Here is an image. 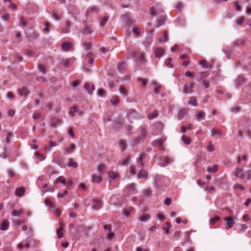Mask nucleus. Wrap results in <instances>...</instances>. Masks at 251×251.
<instances>
[{
    "instance_id": "nucleus-1",
    "label": "nucleus",
    "mask_w": 251,
    "mask_h": 251,
    "mask_svg": "<svg viewBox=\"0 0 251 251\" xmlns=\"http://www.w3.org/2000/svg\"><path fill=\"white\" fill-rule=\"evenodd\" d=\"M164 11L162 9H157L155 10L153 8L150 10V13L151 16H155L157 14H160L161 17L157 20L156 27H158L160 25H163L166 20L165 17L163 15Z\"/></svg>"
},
{
    "instance_id": "nucleus-2",
    "label": "nucleus",
    "mask_w": 251,
    "mask_h": 251,
    "mask_svg": "<svg viewBox=\"0 0 251 251\" xmlns=\"http://www.w3.org/2000/svg\"><path fill=\"white\" fill-rule=\"evenodd\" d=\"M127 117L129 120L139 119L141 116L139 113L133 109H129L127 112Z\"/></svg>"
},
{
    "instance_id": "nucleus-3",
    "label": "nucleus",
    "mask_w": 251,
    "mask_h": 251,
    "mask_svg": "<svg viewBox=\"0 0 251 251\" xmlns=\"http://www.w3.org/2000/svg\"><path fill=\"white\" fill-rule=\"evenodd\" d=\"M246 83V78L243 75H239L234 81L235 86L239 88Z\"/></svg>"
},
{
    "instance_id": "nucleus-4",
    "label": "nucleus",
    "mask_w": 251,
    "mask_h": 251,
    "mask_svg": "<svg viewBox=\"0 0 251 251\" xmlns=\"http://www.w3.org/2000/svg\"><path fill=\"white\" fill-rule=\"evenodd\" d=\"M234 175L235 177L241 179L245 178V174L244 173V169L242 168H236L235 169Z\"/></svg>"
},
{
    "instance_id": "nucleus-5",
    "label": "nucleus",
    "mask_w": 251,
    "mask_h": 251,
    "mask_svg": "<svg viewBox=\"0 0 251 251\" xmlns=\"http://www.w3.org/2000/svg\"><path fill=\"white\" fill-rule=\"evenodd\" d=\"M165 141H166V138L164 137H162L161 139H159L158 140L154 141L153 143V145H157L160 151H164V147H163V144L165 142Z\"/></svg>"
},
{
    "instance_id": "nucleus-6",
    "label": "nucleus",
    "mask_w": 251,
    "mask_h": 251,
    "mask_svg": "<svg viewBox=\"0 0 251 251\" xmlns=\"http://www.w3.org/2000/svg\"><path fill=\"white\" fill-rule=\"evenodd\" d=\"M224 220L226 222L227 226H226V229H228L233 227V225L235 224L234 220L231 217H225Z\"/></svg>"
},
{
    "instance_id": "nucleus-7",
    "label": "nucleus",
    "mask_w": 251,
    "mask_h": 251,
    "mask_svg": "<svg viewBox=\"0 0 251 251\" xmlns=\"http://www.w3.org/2000/svg\"><path fill=\"white\" fill-rule=\"evenodd\" d=\"M99 9L97 6H92L89 7L86 11V16L88 17L92 13H97L98 12Z\"/></svg>"
},
{
    "instance_id": "nucleus-8",
    "label": "nucleus",
    "mask_w": 251,
    "mask_h": 251,
    "mask_svg": "<svg viewBox=\"0 0 251 251\" xmlns=\"http://www.w3.org/2000/svg\"><path fill=\"white\" fill-rule=\"evenodd\" d=\"M25 193V189L24 187L17 188L15 190V194L18 197H23Z\"/></svg>"
},
{
    "instance_id": "nucleus-9",
    "label": "nucleus",
    "mask_w": 251,
    "mask_h": 251,
    "mask_svg": "<svg viewBox=\"0 0 251 251\" xmlns=\"http://www.w3.org/2000/svg\"><path fill=\"white\" fill-rule=\"evenodd\" d=\"M145 140H144L142 138H141V137L138 136V137L131 140L130 142V145L132 147H135L140 143L143 142Z\"/></svg>"
},
{
    "instance_id": "nucleus-10",
    "label": "nucleus",
    "mask_w": 251,
    "mask_h": 251,
    "mask_svg": "<svg viewBox=\"0 0 251 251\" xmlns=\"http://www.w3.org/2000/svg\"><path fill=\"white\" fill-rule=\"evenodd\" d=\"M72 48V45L67 42H64L61 46V49L62 50L65 51H68L71 50Z\"/></svg>"
},
{
    "instance_id": "nucleus-11",
    "label": "nucleus",
    "mask_w": 251,
    "mask_h": 251,
    "mask_svg": "<svg viewBox=\"0 0 251 251\" xmlns=\"http://www.w3.org/2000/svg\"><path fill=\"white\" fill-rule=\"evenodd\" d=\"M72 25V22L69 21H67L66 22L64 26L62 27L61 31L64 33H68L70 32L69 27Z\"/></svg>"
},
{
    "instance_id": "nucleus-12",
    "label": "nucleus",
    "mask_w": 251,
    "mask_h": 251,
    "mask_svg": "<svg viewBox=\"0 0 251 251\" xmlns=\"http://www.w3.org/2000/svg\"><path fill=\"white\" fill-rule=\"evenodd\" d=\"M102 201L98 199L93 200V209L95 210H99L101 205Z\"/></svg>"
},
{
    "instance_id": "nucleus-13",
    "label": "nucleus",
    "mask_w": 251,
    "mask_h": 251,
    "mask_svg": "<svg viewBox=\"0 0 251 251\" xmlns=\"http://www.w3.org/2000/svg\"><path fill=\"white\" fill-rule=\"evenodd\" d=\"M62 120L57 118H52L51 120L50 126L52 127H55L57 125H60Z\"/></svg>"
},
{
    "instance_id": "nucleus-14",
    "label": "nucleus",
    "mask_w": 251,
    "mask_h": 251,
    "mask_svg": "<svg viewBox=\"0 0 251 251\" xmlns=\"http://www.w3.org/2000/svg\"><path fill=\"white\" fill-rule=\"evenodd\" d=\"M141 138L145 140L147 136V131L146 128L145 127L142 126L140 129V134L139 135Z\"/></svg>"
},
{
    "instance_id": "nucleus-15",
    "label": "nucleus",
    "mask_w": 251,
    "mask_h": 251,
    "mask_svg": "<svg viewBox=\"0 0 251 251\" xmlns=\"http://www.w3.org/2000/svg\"><path fill=\"white\" fill-rule=\"evenodd\" d=\"M154 52L155 57L159 58L161 56L163 55L164 50L161 48H157L155 49H154Z\"/></svg>"
},
{
    "instance_id": "nucleus-16",
    "label": "nucleus",
    "mask_w": 251,
    "mask_h": 251,
    "mask_svg": "<svg viewBox=\"0 0 251 251\" xmlns=\"http://www.w3.org/2000/svg\"><path fill=\"white\" fill-rule=\"evenodd\" d=\"M82 32L83 34L86 35L91 34L92 32L91 27L88 25H85L83 29L82 30Z\"/></svg>"
},
{
    "instance_id": "nucleus-17",
    "label": "nucleus",
    "mask_w": 251,
    "mask_h": 251,
    "mask_svg": "<svg viewBox=\"0 0 251 251\" xmlns=\"http://www.w3.org/2000/svg\"><path fill=\"white\" fill-rule=\"evenodd\" d=\"M193 88V85L192 84L189 85H185L183 88V93L184 94H188L191 93L192 92V89Z\"/></svg>"
},
{
    "instance_id": "nucleus-18",
    "label": "nucleus",
    "mask_w": 251,
    "mask_h": 251,
    "mask_svg": "<svg viewBox=\"0 0 251 251\" xmlns=\"http://www.w3.org/2000/svg\"><path fill=\"white\" fill-rule=\"evenodd\" d=\"M75 60V59L74 58H71L70 59H63L61 60V64L64 65L65 67H68L69 65L73 63L74 61Z\"/></svg>"
},
{
    "instance_id": "nucleus-19",
    "label": "nucleus",
    "mask_w": 251,
    "mask_h": 251,
    "mask_svg": "<svg viewBox=\"0 0 251 251\" xmlns=\"http://www.w3.org/2000/svg\"><path fill=\"white\" fill-rule=\"evenodd\" d=\"M137 177L138 178H144L145 179H147L148 173L144 170H141L138 172Z\"/></svg>"
},
{
    "instance_id": "nucleus-20",
    "label": "nucleus",
    "mask_w": 251,
    "mask_h": 251,
    "mask_svg": "<svg viewBox=\"0 0 251 251\" xmlns=\"http://www.w3.org/2000/svg\"><path fill=\"white\" fill-rule=\"evenodd\" d=\"M211 135L213 137L217 136L218 137H220L222 135V132L220 130L212 129L211 131Z\"/></svg>"
},
{
    "instance_id": "nucleus-21",
    "label": "nucleus",
    "mask_w": 251,
    "mask_h": 251,
    "mask_svg": "<svg viewBox=\"0 0 251 251\" xmlns=\"http://www.w3.org/2000/svg\"><path fill=\"white\" fill-rule=\"evenodd\" d=\"M123 122H124V120L122 119V118H118V119H116L114 121L115 125L114 126V127L115 128H119L121 126H122L123 125Z\"/></svg>"
},
{
    "instance_id": "nucleus-22",
    "label": "nucleus",
    "mask_w": 251,
    "mask_h": 251,
    "mask_svg": "<svg viewBox=\"0 0 251 251\" xmlns=\"http://www.w3.org/2000/svg\"><path fill=\"white\" fill-rule=\"evenodd\" d=\"M187 109H182L179 111L178 113V119L179 120L182 119L184 116L187 113Z\"/></svg>"
},
{
    "instance_id": "nucleus-23",
    "label": "nucleus",
    "mask_w": 251,
    "mask_h": 251,
    "mask_svg": "<svg viewBox=\"0 0 251 251\" xmlns=\"http://www.w3.org/2000/svg\"><path fill=\"white\" fill-rule=\"evenodd\" d=\"M19 93L20 96L26 97L28 95L29 92L25 87H23L19 90Z\"/></svg>"
},
{
    "instance_id": "nucleus-24",
    "label": "nucleus",
    "mask_w": 251,
    "mask_h": 251,
    "mask_svg": "<svg viewBox=\"0 0 251 251\" xmlns=\"http://www.w3.org/2000/svg\"><path fill=\"white\" fill-rule=\"evenodd\" d=\"M9 226V223L7 221L3 220L0 225V229L5 230L8 229Z\"/></svg>"
},
{
    "instance_id": "nucleus-25",
    "label": "nucleus",
    "mask_w": 251,
    "mask_h": 251,
    "mask_svg": "<svg viewBox=\"0 0 251 251\" xmlns=\"http://www.w3.org/2000/svg\"><path fill=\"white\" fill-rule=\"evenodd\" d=\"M68 166L74 168H76L78 167V164L76 162L74 161L73 158H71L68 160Z\"/></svg>"
},
{
    "instance_id": "nucleus-26",
    "label": "nucleus",
    "mask_w": 251,
    "mask_h": 251,
    "mask_svg": "<svg viewBox=\"0 0 251 251\" xmlns=\"http://www.w3.org/2000/svg\"><path fill=\"white\" fill-rule=\"evenodd\" d=\"M152 84L154 87V93L155 94H158L161 89V86L155 82H152Z\"/></svg>"
},
{
    "instance_id": "nucleus-27",
    "label": "nucleus",
    "mask_w": 251,
    "mask_h": 251,
    "mask_svg": "<svg viewBox=\"0 0 251 251\" xmlns=\"http://www.w3.org/2000/svg\"><path fill=\"white\" fill-rule=\"evenodd\" d=\"M56 146V143L55 142L50 141L49 144L45 148V150L46 151H50L51 147H55Z\"/></svg>"
},
{
    "instance_id": "nucleus-28",
    "label": "nucleus",
    "mask_w": 251,
    "mask_h": 251,
    "mask_svg": "<svg viewBox=\"0 0 251 251\" xmlns=\"http://www.w3.org/2000/svg\"><path fill=\"white\" fill-rule=\"evenodd\" d=\"M92 181L93 182H96L98 183H100L102 180V178L100 176H97L95 174H94L92 176Z\"/></svg>"
},
{
    "instance_id": "nucleus-29",
    "label": "nucleus",
    "mask_w": 251,
    "mask_h": 251,
    "mask_svg": "<svg viewBox=\"0 0 251 251\" xmlns=\"http://www.w3.org/2000/svg\"><path fill=\"white\" fill-rule=\"evenodd\" d=\"M61 182L62 183L65 184H66V179L65 177L63 176H60L58 177L56 180L54 181V184H57L58 182Z\"/></svg>"
},
{
    "instance_id": "nucleus-30",
    "label": "nucleus",
    "mask_w": 251,
    "mask_h": 251,
    "mask_svg": "<svg viewBox=\"0 0 251 251\" xmlns=\"http://www.w3.org/2000/svg\"><path fill=\"white\" fill-rule=\"evenodd\" d=\"M158 41L159 42H166L168 41V32L166 31H164L162 38H159Z\"/></svg>"
},
{
    "instance_id": "nucleus-31",
    "label": "nucleus",
    "mask_w": 251,
    "mask_h": 251,
    "mask_svg": "<svg viewBox=\"0 0 251 251\" xmlns=\"http://www.w3.org/2000/svg\"><path fill=\"white\" fill-rule=\"evenodd\" d=\"M205 113L203 111H200L196 114V116L198 121H201L204 118Z\"/></svg>"
},
{
    "instance_id": "nucleus-32",
    "label": "nucleus",
    "mask_w": 251,
    "mask_h": 251,
    "mask_svg": "<svg viewBox=\"0 0 251 251\" xmlns=\"http://www.w3.org/2000/svg\"><path fill=\"white\" fill-rule=\"evenodd\" d=\"M150 218V215L148 214H144L142 216H141L139 218V220L141 221V222H146L147 221H148V220H149Z\"/></svg>"
},
{
    "instance_id": "nucleus-33",
    "label": "nucleus",
    "mask_w": 251,
    "mask_h": 251,
    "mask_svg": "<svg viewBox=\"0 0 251 251\" xmlns=\"http://www.w3.org/2000/svg\"><path fill=\"white\" fill-rule=\"evenodd\" d=\"M188 104L192 105L194 106H197V100L194 97H191L189 98V100L188 101Z\"/></svg>"
},
{
    "instance_id": "nucleus-34",
    "label": "nucleus",
    "mask_w": 251,
    "mask_h": 251,
    "mask_svg": "<svg viewBox=\"0 0 251 251\" xmlns=\"http://www.w3.org/2000/svg\"><path fill=\"white\" fill-rule=\"evenodd\" d=\"M75 145L72 143L70 144V147L68 148L67 149H65V151L67 153H72L74 151V150H75Z\"/></svg>"
},
{
    "instance_id": "nucleus-35",
    "label": "nucleus",
    "mask_w": 251,
    "mask_h": 251,
    "mask_svg": "<svg viewBox=\"0 0 251 251\" xmlns=\"http://www.w3.org/2000/svg\"><path fill=\"white\" fill-rule=\"evenodd\" d=\"M95 88L94 85H92L90 88L88 84L85 85V89L87 91V92L89 94H91L92 93L93 91L95 90Z\"/></svg>"
},
{
    "instance_id": "nucleus-36",
    "label": "nucleus",
    "mask_w": 251,
    "mask_h": 251,
    "mask_svg": "<svg viewBox=\"0 0 251 251\" xmlns=\"http://www.w3.org/2000/svg\"><path fill=\"white\" fill-rule=\"evenodd\" d=\"M248 228V226L246 225L245 224H240L239 225V227L238 228L239 232H244Z\"/></svg>"
},
{
    "instance_id": "nucleus-37",
    "label": "nucleus",
    "mask_w": 251,
    "mask_h": 251,
    "mask_svg": "<svg viewBox=\"0 0 251 251\" xmlns=\"http://www.w3.org/2000/svg\"><path fill=\"white\" fill-rule=\"evenodd\" d=\"M154 126L155 128L158 129V132H159L162 129L163 125L161 122H157L154 124Z\"/></svg>"
},
{
    "instance_id": "nucleus-38",
    "label": "nucleus",
    "mask_w": 251,
    "mask_h": 251,
    "mask_svg": "<svg viewBox=\"0 0 251 251\" xmlns=\"http://www.w3.org/2000/svg\"><path fill=\"white\" fill-rule=\"evenodd\" d=\"M126 63L125 62H121L118 64L117 69L119 71H122L126 66Z\"/></svg>"
},
{
    "instance_id": "nucleus-39",
    "label": "nucleus",
    "mask_w": 251,
    "mask_h": 251,
    "mask_svg": "<svg viewBox=\"0 0 251 251\" xmlns=\"http://www.w3.org/2000/svg\"><path fill=\"white\" fill-rule=\"evenodd\" d=\"M109 19L108 16H105L103 17L100 21V26L104 25Z\"/></svg>"
},
{
    "instance_id": "nucleus-40",
    "label": "nucleus",
    "mask_w": 251,
    "mask_h": 251,
    "mask_svg": "<svg viewBox=\"0 0 251 251\" xmlns=\"http://www.w3.org/2000/svg\"><path fill=\"white\" fill-rule=\"evenodd\" d=\"M182 140L184 144L186 145H189L191 143V139L189 137H186L185 136H182Z\"/></svg>"
},
{
    "instance_id": "nucleus-41",
    "label": "nucleus",
    "mask_w": 251,
    "mask_h": 251,
    "mask_svg": "<svg viewBox=\"0 0 251 251\" xmlns=\"http://www.w3.org/2000/svg\"><path fill=\"white\" fill-rule=\"evenodd\" d=\"M44 202L45 204L50 208H54V206L53 203L51 202V201L49 199H45Z\"/></svg>"
},
{
    "instance_id": "nucleus-42",
    "label": "nucleus",
    "mask_w": 251,
    "mask_h": 251,
    "mask_svg": "<svg viewBox=\"0 0 251 251\" xmlns=\"http://www.w3.org/2000/svg\"><path fill=\"white\" fill-rule=\"evenodd\" d=\"M171 62H172V58L170 57H169L167 59V60L165 62V64L167 66L172 68H173L174 66H173V64L172 63H171Z\"/></svg>"
},
{
    "instance_id": "nucleus-43",
    "label": "nucleus",
    "mask_w": 251,
    "mask_h": 251,
    "mask_svg": "<svg viewBox=\"0 0 251 251\" xmlns=\"http://www.w3.org/2000/svg\"><path fill=\"white\" fill-rule=\"evenodd\" d=\"M139 59L143 63H145L146 62V59L145 57L144 53H141L139 54Z\"/></svg>"
},
{
    "instance_id": "nucleus-44",
    "label": "nucleus",
    "mask_w": 251,
    "mask_h": 251,
    "mask_svg": "<svg viewBox=\"0 0 251 251\" xmlns=\"http://www.w3.org/2000/svg\"><path fill=\"white\" fill-rule=\"evenodd\" d=\"M171 227V225L169 223H167L166 224V227L163 229L166 234H168L169 233V229Z\"/></svg>"
},
{
    "instance_id": "nucleus-45",
    "label": "nucleus",
    "mask_w": 251,
    "mask_h": 251,
    "mask_svg": "<svg viewBox=\"0 0 251 251\" xmlns=\"http://www.w3.org/2000/svg\"><path fill=\"white\" fill-rule=\"evenodd\" d=\"M111 102L113 105H115L119 103V100L117 97H113L111 99Z\"/></svg>"
},
{
    "instance_id": "nucleus-46",
    "label": "nucleus",
    "mask_w": 251,
    "mask_h": 251,
    "mask_svg": "<svg viewBox=\"0 0 251 251\" xmlns=\"http://www.w3.org/2000/svg\"><path fill=\"white\" fill-rule=\"evenodd\" d=\"M23 213L22 210H14L12 212V215L14 216H19Z\"/></svg>"
},
{
    "instance_id": "nucleus-47",
    "label": "nucleus",
    "mask_w": 251,
    "mask_h": 251,
    "mask_svg": "<svg viewBox=\"0 0 251 251\" xmlns=\"http://www.w3.org/2000/svg\"><path fill=\"white\" fill-rule=\"evenodd\" d=\"M218 170V167L217 165H214L212 167H208L207 171L209 172L216 173Z\"/></svg>"
},
{
    "instance_id": "nucleus-48",
    "label": "nucleus",
    "mask_w": 251,
    "mask_h": 251,
    "mask_svg": "<svg viewBox=\"0 0 251 251\" xmlns=\"http://www.w3.org/2000/svg\"><path fill=\"white\" fill-rule=\"evenodd\" d=\"M45 28L44 29V31L45 33H48L49 32V27L50 26V24L48 22H46L45 23Z\"/></svg>"
},
{
    "instance_id": "nucleus-49",
    "label": "nucleus",
    "mask_w": 251,
    "mask_h": 251,
    "mask_svg": "<svg viewBox=\"0 0 251 251\" xmlns=\"http://www.w3.org/2000/svg\"><path fill=\"white\" fill-rule=\"evenodd\" d=\"M77 110V107L73 106L70 108V111L69 112V115L73 117L75 115V112H76Z\"/></svg>"
},
{
    "instance_id": "nucleus-50",
    "label": "nucleus",
    "mask_w": 251,
    "mask_h": 251,
    "mask_svg": "<svg viewBox=\"0 0 251 251\" xmlns=\"http://www.w3.org/2000/svg\"><path fill=\"white\" fill-rule=\"evenodd\" d=\"M97 94L100 97H103L105 95V91L102 89H99L97 91Z\"/></svg>"
},
{
    "instance_id": "nucleus-51",
    "label": "nucleus",
    "mask_w": 251,
    "mask_h": 251,
    "mask_svg": "<svg viewBox=\"0 0 251 251\" xmlns=\"http://www.w3.org/2000/svg\"><path fill=\"white\" fill-rule=\"evenodd\" d=\"M248 156L247 155H243L241 157H239L237 158V163H240L242 160L246 161L247 159Z\"/></svg>"
},
{
    "instance_id": "nucleus-52",
    "label": "nucleus",
    "mask_w": 251,
    "mask_h": 251,
    "mask_svg": "<svg viewBox=\"0 0 251 251\" xmlns=\"http://www.w3.org/2000/svg\"><path fill=\"white\" fill-rule=\"evenodd\" d=\"M120 93L124 96H127V91L123 87H120L119 88Z\"/></svg>"
},
{
    "instance_id": "nucleus-53",
    "label": "nucleus",
    "mask_w": 251,
    "mask_h": 251,
    "mask_svg": "<svg viewBox=\"0 0 251 251\" xmlns=\"http://www.w3.org/2000/svg\"><path fill=\"white\" fill-rule=\"evenodd\" d=\"M115 236V234L113 232H112L111 231L109 232V233H107L106 238L107 239L109 240H111Z\"/></svg>"
},
{
    "instance_id": "nucleus-54",
    "label": "nucleus",
    "mask_w": 251,
    "mask_h": 251,
    "mask_svg": "<svg viewBox=\"0 0 251 251\" xmlns=\"http://www.w3.org/2000/svg\"><path fill=\"white\" fill-rule=\"evenodd\" d=\"M191 125H189L186 126H182L181 128V131L182 133H184L186 132L187 130H189L191 128Z\"/></svg>"
},
{
    "instance_id": "nucleus-55",
    "label": "nucleus",
    "mask_w": 251,
    "mask_h": 251,
    "mask_svg": "<svg viewBox=\"0 0 251 251\" xmlns=\"http://www.w3.org/2000/svg\"><path fill=\"white\" fill-rule=\"evenodd\" d=\"M143 156H144V154H141L140 155V157H139V158L138 159V163L140 165V167L141 168L143 167V166H144L143 163L142 162L143 158Z\"/></svg>"
},
{
    "instance_id": "nucleus-56",
    "label": "nucleus",
    "mask_w": 251,
    "mask_h": 251,
    "mask_svg": "<svg viewBox=\"0 0 251 251\" xmlns=\"http://www.w3.org/2000/svg\"><path fill=\"white\" fill-rule=\"evenodd\" d=\"M234 189H239L240 190H244V187L243 185L239 184V183H236L234 186Z\"/></svg>"
},
{
    "instance_id": "nucleus-57",
    "label": "nucleus",
    "mask_w": 251,
    "mask_h": 251,
    "mask_svg": "<svg viewBox=\"0 0 251 251\" xmlns=\"http://www.w3.org/2000/svg\"><path fill=\"white\" fill-rule=\"evenodd\" d=\"M135 184L133 183H131L129 185H127V189H128V190L129 191H135L136 190V188H135Z\"/></svg>"
},
{
    "instance_id": "nucleus-58",
    "label": "nucleus",
    "mask_w": 251,
    "mask_h": 251,
    "mask_svg": "<svg viewBox=\"0 0 251 251\" xmlns=\"http://www.w3.org/2000/svg\"><path fill=\"white\" fill-rule=\"evenodd\" d=\"M158 116V112L157 111H154L153 113L150 114L148 116V119L150 120L152 119L157 117Z\"/></svg>"
},
{
    "instance_id": "nucleus-59",
    "label": "nucleus",
    "mask_w": 251,
    "mask_h": 251,
    "mask_svg": "<svg viewBox=\"0 0 251 251\" xmlns=\"http://www.w3.org/2000/svg\"><path fill=\"white\" fill-rule=\"evenodd\" d=\"M134 208L133 207H130L128 209H124V213L126 217L128 216L130 212L133 210Z\"/></svg>"
},
{
    "instance_id": "nucleus-60",
    "label": "nucleus",
    "mask_w": 251,
    "mask_h": 251,
    "mask_svg": "<svg viewBox=\"0 0 251 251\" xmlns=\"http://www.w3.org/2000/svg\"><path fill=\"white\" fill-rule=\"evenodd\" d=\"M12 134L10 132L7 133L6 138L5 139L6 143L9 144L10 142V139L11 138Z\"/></svg>"
},
{
    "instance_id": "nucleus-61",
    "label": "nucleus",
    "mask_w": 251,
    "mask_h": 251,
    "mask_svg": "<svg viewBox=\"0 0 251 251\" xmlns=\"http://www.w3.org/2000/svg\"><path fill=\"white\" fill-rule=\"evenodd\" d=\"M119 145H120V148L121 149H122L123 150H124L125 149H126V143L123 140H121L119 142Z\"/></svg>"
},
{
    "instance_id": "nucleus-62",
    "label": "nucleus",
    "mask_w": 251,
    "mask_h": 251,
    "mask_svg": "<svg viewBox=\"0 0 251 251\" xmlns=\"http://www.w3.org/2000/svg\"><path fill=\"white\" fill-rule=\"evenodd\" d=\"M130 160L129 157H126L125 159H124L121 162V165L122 166H126Z\"/></svg>"
},
{
    "instance_id": "nucleus-63",
    "label": "nucleus",
    "mask_w": 251,
    "mask_h": 251,
    "mask_svg": "<svg viewBox=\"0 0 251 251\" xmlns=\"http://www.w3.org/2000/svg\"><path fill=\"white\" fill-rule=\"evenodd\" d=\"M105 169V166L103 164H100L98 167V171L99 172H103Z\"/></svg>"
},
{
    "instance_id": "nucleus-64",
    "label": "nucleus",
    "mask_w": 251,
    "mask_h": 251,
    "mask_svg": "<svg viewBox=\"0 0 251 251\" xmlns=\"http://www.w3.org/2000/svg\"><path fill=\"white\" fill-rule=\"evenodd\" d=\"M140 28H138V27H136V28H134L133 29V33L136 36H138L139 35V34H140Z\"/></svg>"
}]
</instances>
